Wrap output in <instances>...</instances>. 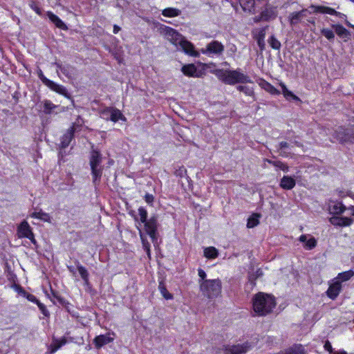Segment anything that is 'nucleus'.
I'll use <instances>...</instances> for the list:
<instances>
[{
  "mask_svg": "<svg viewBox=\"0 0 354 354\" xmlns=\"http://www.w3.org/2000/svg\"><path fill=\"white\" fill-rule=\"evenodd\" d=\"M254 21L258 23L261 21H263V18H261V13L260 14L259 16H257L254 19Z\"/></svg>",
  "mask_w": 354,
  "mask_h": 354,
  "instance_id": "obj_56",
  "label": "nucleus"
},
{
  "mask_svg": "<svg viewBox=\"0 0 354 354\" xmlns=\"http://www.w3.org/2000/svg\"><path fill=\"white\" fill-rule=\"evenodd\" d=\"M308 11L306 9H304L299 12H294L289 15L288 20L291 26H295L299 23L301 19L306 16V12Z\"/></svg>",
  "mask_w": 354,
  "mask_h": 354,
  "instance_id": "obj_17",
  "label": "nucleus"
},
{
  "mask_svg": "<svg viewBox=\"0 0 354 354\" xmlns=\"http://www.w3.org/2000/svg\"><path fill=\"white\" fill-rule=\"evenodd\" d=\"M321 32L328 40H333L335 38L334 32L328 28H323Z\"/></svg>",
  "mask_w": 354,
  "mask_h": 354,
  "instance_id": "obj_41",
  "label": "nucleus"
},
{
  "mask_svg": "<svg viewBox=\"0 0 354 354\" xmlns=\"http://www.w3.org/2000/svg\"><path fill=\"white\" fill-rule=\"evenodd\" d=\"M240 5L244 10H251L254 6V0H239Z\"/></svg>",
  "mask_w": 354,
  "mask_h": 354,
  "instance_id": "obj_37",
  "label": "nucleus"
},
{
  "mask_svg": "<svg viewBox=\"0 0 354 354\" xmlns=\"http://www.w3.org/2000/svg\"><path fill=\"white\" fill-rule=\"evenodd\" d=\"M263 21H268L274 19L277 16V10L274 7L267 6L261 12Z\"/></svg>",
  "mask_w": 354,
  "mask_h": 354,
  "instance_id": "obj_15",
  "label": "nucleus"
},
{
  "mask_svg": "<svg viewBox=\"0 0 354 354\" xmlns=\"http://www.w3.org/2000/svg\"><path fill=\"white\" fill-rule=\"evenodd\" d=\"M30 216L31 218H38L44 222H47L49 223L52 222V218L50 214L41 210L32 212L30 214Z\"/></svg>",
  "mask_w": 354,
  "mask_h": 354,
  "instance_id": "obj_23",
  "label": "nucleus"
},
{
  "mask_svg": "<svg viewBox=\"0 0 354 354\" xmlns=\"http://www.w3.org/2000/svg\"><path fill=\"white\" fill-rule=\"evenodd\" d=\"M281 86V88H282V93L284 95V97L287 99V100H290V99H292L294 100H299V98L296 96L292 92H291L290 91H289L286 86H285V84H280Z\"/></svg>",
  "mask_w": 354,
  "mask_h": 354,
  "instance_id": "obj_32",
  "label": "nucleus"
},
{
  "mask_svg": "<svg viewBox=\"0 0 354 354\" xmlns=\"http://www.w3.org/2000/svg\"><path fill=\"white\" fill-rule=\"evenodd\" d=\"M114 333H107L104 335L96 336L93 339V344L96 348H100L103 346L112 342L114 340Z\"/></svg>",
  "mask_w": 354,
  "mask_h": 354,
  "instance_id": "obj_12",
  "label": "nucleus"
},
{
  "mask_svg": "<svg viewBox=\"0 0 354 354\" xmlns=\"http://www.w3.org/2000/svg\"><path fill=\"white\" fill-rule=\"evenodd\" d=\"M259 224L258 216L257 215L250 217L248 220L247 226L249 228L254 227Z\"/></svg>",
  "mask_w": 354,
  "mask_h": 354,
  "instance_id": "obj_44",
  "label": "nucleus"
},
{
  "mask_svg": "<svg viewBox=\"0 0 354 354\" xmlns=\"http://www.w3.org/2000/svg\"><path fill=\"white\" fill-rule=\"evenodd\" d=\"M185 169L184 167H182L179 170V175L182 176L185 172Z\"/></svg>",
  "mask_w": 354,
  "mask_h": 354,
  "instance_id": "obj_60",
  "label": "nucleus"
},
{
  "mask_svg": "<svg viewBox=\"0 0 354 354\" xmlns=\"http://www.w3.org/2000/svg\"><path fill=\"white\" fill-rule=\"evenodd\" d=\"M216 77L223 83L229 85L236 84L252 83L251 78L241 72V69L236 70H218Z\"/></svg>",
  "mask_w": 354,
  "mask_h": 354,
  "instance_id": "obj_2",
  "label": "nucleus"
},
{
  "mask_svg": "<svg viewBox=\"0 0 354 354\" xmlns=\"http://www.w3.org/2000/svg\"><path fill=\"white\" fill-rule=\"evenodd\" d=\"M203 294L209 299L217 297L221 292V283L219 279H207L200 284Z\"/></svg>",
  "mask_w": 354,
  "mask_h": 354,
  "instance_id": "obj_4",
  "label": "nucleus"
},
{
  "mask_svg": "<svg viewBox=\"0 0 354 354\" xmlns=\"http://www.w3.org/2000/svg\"><path fill=\"white\" fill-rule=\"evenodd\" d=\"M236 89L248 96H253L254 93L253 88L249 86L239 85L236 86Z\"/></svg>",
  "mask_w": 354,
  "mask_h": 354,
  "instance_id": "obj_36",
  "label": "nucleus"
},
{
  "mask_svg": "<svg viewBox=\"0 0 354 354\" xmlns=\"http://www.w3.org/2000/svg\"><path fill=\"white\" fill-rule=\"evenodd\" d=\"M38 77L43 82V84L50 88L52 91L63 95H67V90L64 86L58 84L46 77L41 70H39L38 72Z\"/></svg>",
  "mask_w": 354,
  "mask_h": 354,
  "instance_id": "obj_7",
  "label": "nucleus"
},
{
  "mask_svg": "<svg viewBox=\"0 0 354 354\" xmlns=\"http://www.w3.org/2000/svg\"><path fill=\"white\" fill-rule=\"evenodd\" d=\"M261 275H263L262 270L261 269H258L257 270V278L261 277Z\"/></svg>",
  "mask_w": 354,
  "mask_h": 354,
  "instance_id": "obj_58",
  "label": "nucleus"
},
{
  "mask_svg": "<svg viewBox=\"0 0 354 354\" xmlns=\"http://www.w3.org/2000/svg\"><path fill=\"white\" fill-rule=\"evenodd\" d=\"M266 161L269 164L272 165L275 167L280 169L281 170H282L284 172H288L289 171V167L281 161H274V160H268V159L266 160Z\"/></svg>",
  "mask_w": 354,
  "mask_h": 354,
  "instance_id": "obj_35",
  "label": "nucleus"
},
{
  "mask_svg": "<svg viewBox=\"0 0 354 354\" xmlns=\"http://www.w3.org/2000/svg\"><path fill=\"white\" fill-rule=\"evenodd\" d=\"M306 250H312L316 245H305Z\"/></svg>",
  "mask_w": 354,
  "mask_h": 354,
  "instance_id": "obj_59",
  "label": "nucleus"
},
{
  "mask_svg": "<svg viewBox=\"0 0 354 354\" xmlns=\"http://www.w3.org/2000/svg\"><path fill=\"white\" fill-rule=\"evenodd\" d=\"M138 214L140 221L144 223L147 220V212L145 208L140 207L138 209Z\"/></svg>",
  "mask_w": 354,
  "mask_h": 354,
  "instance_id": "obj_46",
  "label": "nucleus"
},
{
  "mask_svg": "<svg viewBox=\"0 0 354 354\" xmlns=\"http://www.w3.org/2000/svg\"><path fill=\"white\" fill-rule=\"evenodd\" d=\"M149 245H143V247H144L145 251H146V252L147 253L148 256L149 257L150 252H149Z\"/></svg>",
  "mask_w": 354,
  "mask_h": 354,
  "instance_id": "obj_57",
  "label": "nucleus"
},
{
  "mask_svg": "<svg viewBox=\"0 0 354 354\" xmlns=\"http://www.w3.org/2000/svg\"><path fill=\"white\" fill-rule=\"evenodd\" d=\"M354 275V272L351 270L341 272L338 274L336 279H337L340 283L342 281H346L349 280Z\"/></svg>",
  "mask_w": 354,
  "mask_h": 354,
  "instance_id": "obj_31",
  "label": "nucleus"
},
{
  "mask_svg": "<svg viewBox=\"0 0 354 354\" xmlns=\"http://www.w3.org/2000/svg\"><path fill=\"white\" fill-rule=\"evenodd\" d=\"M180 11L174 8H167L162 11V15L167 17H174L180 15Z\"/></svg>",
  "mask_w": 354,
  "mask_h": 354,
  "instance_id": "obj_29",
  "label": "nucleus"
},
{
  "mask_svg": "<svg viewBox=\"0 0 354 354\" xmlns=\"http://www.w3.org/2000/svg\"><path fill=\"white\" fill-rule=\"evenodd\" d=\"M325 350L328 351L329 353H332L333 348L329 341H326L324 346Z\"/></svg>",
  "mask_w": 354,
  "mask_h": 354,
  "instance_id": "obj_52",
  "label": "nucleus"
},
{
  "mask_svg": "<svg viewBox=\"0 0 354 354\" xmlns=\"http://www.w3.org/2000/svg\"><path fill=\"white\" fill-rule=\"evenodd\" d=\"M276 305L274 298L268 294L259 292L252 298L254 311L260 316L270 313Z\"/></svg>",
  "mask_w": 354,
  "mask_h": 354,
  "instance_id": "obj_3",
  "label": "nucleus"
},
{
  "mask_svg": "<svg viewBox=\"0 0 354 354\" xmlns=\"http://www.w3.org/2000/svg\"><path fill=\"white\" fill-rule=\"evenodd\" d=\"M198 277H200V279H201L200 281H205V278L206 277L205 272L203 270L199 268L198 270Z\"/></svg>",
  "mask_w": 354,
  "mask_h": 354,
  "instance_id": "obj_51",
  "label": "nucleus"
},
{
  "mask_svg": "<svg viewBox=\"0 0 354 354\" xmlns=\"http://www.w3.org/2000/svg\"><path fill=\"white\" fill-rule=\"evenodd\" d=\"M330 222L333 225L346 227L351 225L353 220L348 217L333 216L330 218Z\"/></svg>",
  "mask_w": 354,
  "mask_h": 354,
  "instance_id": "obj_14",
  "label": "nucleus"
},
{
  "mask_svg": "<svg viewBox=\"0 0 354 354\" xmlns=\"http://www.w3.org/2000/svg\"><path fill=\"white\" fill-rule=\"evenodd\" d=\"M77 270L79 274H80L82 279L84 281L85 283H88V273L87 270L82 266H77Z\"/></svg>",
  "mask_w": 354,
  "mask_h": 354,
  "instance_id": "obj_38",
  "label": "nucleus"
},
{
  "mask_svg": "<svg viewBox=\"0 0 354 354\" xmlns=\"http://www.w3.org/2000/svg\"><path fill=\"white\" fill-rule=\"evenodd\" d=\"M305 349L301 344H295L288 348L285 351L281 352V354H304Z\"/></svg>",
  "mask_w": 354,
  "mask_h": 354,
  "instance_id": "obj_28",
  "label": "nucleus"
},
{
  "mask_svg": "<svg viewBox=\"0 0 354 354\" xmlns=\"http://www.w3.org/2000/svg\"><path fill=\"white\" fill-rule=\"evenodd\" d=\"M345 209V206L341 202L331 201L328 205V210L332 214H342Z\"/></svg>",
  "mask_w": 354,
  "mask_h": 354,
  "instance_id": "obj_21",
  "label": "nucleus"
},
{
  "mask_svg": "<svg viewBox=\"0 0 354 354\" xmlns=\"http://www.w3.org/2000/svg\"><path fill=\"white\" fill-rule=\"evenodd\" d=\"M158 289L162 295V296L167 300L172 299L173 295L169 292L167 290L165 285L163 282H160L158 286Z\"/></svg>",
  "mask_w": 354,
  "mask_h": 354,
  "instance_id": "obj_33",
  "label": "nucleus"
},
{
  "mask_svg": "<svg viewBox=\"0 0 354 354\" xmlns=\"http://www.w3.org/2000/svg\"><path fill=\"white\" fill-rule=\"evenodd\" d=\"M259 85L261 88L266 91L272 95L279 94V91L274 87L271 84L266 81L265 80L261 79L259 82Z\"/></svg>",
  "mask_w": 354,
  "mask_h": 354,
  "instance_id": "obj_25",
  "label": "nucleus"
},
{
  "mask_svg": "<svg viewBox=\"0 0 354 354\" xmlns=\"http://www.w3.org/2000/svg\"><path fill=\"white\" fill-rule=\"evenodd\" d=\"M299 241L302 243L306 242V243H316V240L314 237L306 234L300 236Z\"/></svg>",
  "mask_w": 354,
  "mask_h": 354,
  "instance_id": "obj_42",
  "label": "nucleus"
},
{
  "mask_svg": "<svg viewBox=\"0 0 354 354\" xmlns=\"http://www.w3.org/2000/svg\"><path fill=\"white\" fill-rule=\"evenodd\" d=\"M74 136V129H68L67 132L62 136L61 140V147L64 149L67 147Z\"/></svg>",
  "mask_w": 354,
  "mask_h": 354,
  "instance_id": "obj_27",
  "label": "nucleus"
},
{
  "mask_svg": "<svg viewBox=\"0 0 354 354\" xmlns=\"http://www.w3.org/2000/svg\"><path fill=\"white\" fill-rule=\"evenodd\" d=\"M144 224L147 234L151 238V241H154V239L156 236V219L154 218H151L149 221L147 220L146 222L144 223Z\"/></svg>",
  "mask_w": 354,
  "mask_h": 354,
  "instance_id": "obj_13",
  "label": "nucleus"
},
{
  "mask_svg": "<svg viewBox=\"0 0 354 354\" xmlns=\"http://www.w3.org/2000/svg\"><path fill=\"white\" fill-rule=\"evenodd\" d=\"M346 24L348 26H350V27H352V28H354V26L348 21H346Z\"/></svg>",
  "mask_w": 354,
  "mask_h": 354,
  "instance_id": "obj_61",
  "label": "nucleus"
},
{
  "mask_svg": "<svg viewBox=\"0 0 354 354\" xmlns=\"http://www.w3.org/2000/svg\"><path fill=\"white\" fill-rule=\"evenodd\" d=\"M153 197L151 194H146L145 196V201L147 203H150L153 201Z\"/></svg>",
  "mask_w": 354,
  "mask_h": 354,
  "instance_id": "obj_53",
  "label": "nucleus"
},
{
  "mask_svg": "<svg viewBox=\"0 0 354 354\" xmlns=\"http://www.w3.org/2000/svg\"><path fill=\"white\" fill-rule=\"evenodd\" d=\"M101 162L102 155L99 151L93 150L90 158V165L93 183H95L102 176V168L100 165Z\"/></svg>",
  "mask_w": 354,
  "mask_h": 354,
  "instance_id": "obj_5",
  "label": "nucleus"
},
{
  "mask_svg": "<svg viewBox=\"0 0 354 354\" xmlns=\"http://www.w3.org/2000/svg\"><path fill=\"white\" fill-rule=\"evenodd\" d=\"M56 65L63 74H64L66 76H69L70 67L68 66H62L59 64H56Z\"/></svg>",
  "mask_w": 354,
  "mask_h": 354,
  "instance_id": "obj_49",
  "label": "nucleus"
},
{
  "mask_svg": "<svg viewBox=\"0 0 354 354\" xmlns=\"http://www.w3.org/2000/svg\"><path fill=\"white\" fill-rule=\"evenodd\" d=\"M30 8L39 15H41V10L40 8L34 2L30 3Z\"/></svg>",
  "mask_w": 354,
  "mask_h": 354,
  "instance_id": "obj_50",
  "label": "nucleus"
},
{
  "mask_svg": "<svg viewBox=\"0 0 354 354\" xmlns=\"http://www.w3.org/2000/svg\"><path fill=\"white\" fill-rule=\"evenodd\" d=\"M348 210L349 211V214H350V215H351V216H354V206H353V205H351V206L348 208Z\"/></svg>",
  "mask_w": 354,
  "mask_h": 354,
  "instance_id": "obj_55",
  "label": "nucleus"
},
{
  "mask_svg": "<svg viewBox=\"0 0 354 354\" xmlns=\"http://www.w3.org/2000/svg\"><path fill=\"white\" fill-rule=\"evenodd\" d=\"M351 1L354 2V0H351Z\"/></svg>",
  "mask_w": 354,
  "mask_h": 354,
  "instance_id": "obj_64",
  "label": "nucleus"
},
{
  "mask_svg": "<svg viewBox=\"0 0 354 354\" xmlns=\"http://www.w3.org/2000/svg\"><path fill=\"white\" fill-rule=\"evenodd\" d=\"M48 19L59 28L62 30L67 29V26L66 24L62 21L61 19H59L57 15H55L52 12H47L46 13Z\"/></svg>",
  "mask_w": 354,
  "mask_h": 354,
  "instance_id": "obj_22",
  "label": "nucleus"
},
{
  "mask_svg": "<svg viewBox=\"0 0 354 354\" xmlns=\"http://www.w3.org/2000/svg\"><path fill=\"white\" fill-rule=\"evenodd\" d=\"M112 107L104 109L100 113V117L106 120H111Z\"/></svg>",
  "mask_w": 354,
  "mask_h": 354,
  "instance_id": "obj_43",
  "label": "nucleus"
},
{
  "mask_svg": "<svg viewBox=\"0 0 354 354\" xmlns=\"http://www.w3.org/2000/svg\"><path fill=\"white\" fill-rule=\"evenodd\" d=\"M184 75L189 77H197V69L194 64L184 65L181 69Z\"/></svg>",
  "mask_w": 354,
  "mask_h": 354,
  "instance_id": "obj_26",
  "label": "nucleus"
},
{
  "mask_svg": "<svg viewBox=\"0 0 354 354\" xmlns=\"http://www.w3.org/2000/svg\"><path fill=\"white\" fill-rule=\"evenodd\" d=\"M204 255L207 258L214 259L218 256V251L214 247H207L204 250Z\"/></svg>",
  "mask_w": 354,
  "mask_h": 354,
  "instance_id": "obj_34",
  "label": "nucleus"
},
{
  "mask_svg": "<svg viewBox=\"0 0 354 354\" xmlns=\"http://www.w3.org/2000/svg\"><path fill=\"white\" fill-rule=\"evenodd\" d=\"M34 297V299H32V301L37 304L39 310H41V312L42 313V314L44 316L48 317L50 314H49V312L47 310L46 306L44 304H43L42 303H41L39 300H37L35 297Z\"/></svg>",
  "mask_w": 354,
  "mask_h": 354,
  "instance_id": "obj_40",
  "label": "nucleus"
},
{
  "mask_svg": "<svg viewBox=\"0 0 354 354\" xmlns=\"http://www.w3.org/2000/svg\"><path fill=\"white\" fill-rule=\"evenodd\" d=\"M342 288L341 283L339 281H335L330 285L326 293L329 298L335 299L340 292Z\"/></svg>",
  "mask_w": 354,
  "mask_h": 354,
  "instance_id": "obj_19",
  "label": "nucleus"
},
{
  "mask_svg": "<svg viewBox=\"0 0 354 354\" xmlns=\"http://www.w3.org/2000/svg\"><path fill=\"white\" fill-rule=\"evenodd\" d=\"M289 147V144L287 142H281L279 143L280 155L283 157H287L288 154L283 150Z\"/></svg>",
  "mask_w": 354,
  "mask_h": 354,
  "instance_id": "obj_47",
  "label": "nucleus"
},
{
  "mask_svg": "<svg viewBox=\"0 0 354 354\" xmlns=\"http://www.w3.org/2000/svg\"><path fill=\"white\" fill-rule=\"evenodd\" d=\"M268 43L273 49L279 50L281 48L280 41L273 35L269 38Z\"/></svg>",
  "mask_w": 354,
  "mask_h": 354,
  "instance_id": "obj_39",
  "label": "nucleus"
},
{
  "mask_svg": "<svg viewBox=\"0 0 354 354\" xmlns=\"http://www.w3.org/2000/svg\"><path fill=\"white\" fill-rule=\"evenodd\" d=\"M224 50V46L218 41H212L208 44L205 49H202L201 52L205 55H220Z\"/></svg>",
  "mask_w": 354,
  "mask_h": 354,
  "instance_id": "obj_11",
  "label": "nucleus"
},
{
  "mask_svg": "<svg viewBox=\"0 0 354 354\" xmlns=\"http://www.w3.org/2000/svg\"><path fill=\"white\" fill-rule=\"evenodd\" d=\"M167 39L186 54L197 57L199 53L194 50V45L186 40L182 35L171 28H167L165 33Z\"/></svg>",
  "mask_w": 354,
  "mask_h": 354,
  "instance_id": "obj_1",
  "label": "nucleus"
},
{
  "mask_svg": "<svg viewBox=\"0 0 354 354\" xmlns=\"http://www.w3.org/2000/svg\"><path fill=\"white\" fill-rule=\"evenodd\" d=\"M111 113V120L114 122H118L119 120H125V118L124 117V115H122L121 111L117 109L112 107Z\"/></svg>",
  "mask_w": 354,
  "mask_h": 354,
  "instance_id": "obj_30",
  "label": "nucleus"
},
{
  "mask_svg": "<svg viewBox=\"0 0 354 354\" xmlns=\"http://www.w3.org/2000/svg\"><path fill=\"white\" fill-rule=\"evenodd\" d=\"M308 21H309V22H310V23L314 24V21H310V20H309Z\"/></svg>",
  "mask_w": 354,
  "mask_h": 354,
  "instance_id": "obj_63",
  "label": "nucleus"
},
{
  "mask_svg": "<svg viewBox=\"0 0 354 354\" xmlns=\"http://www.w3.org/2000/svg\"><path fill=\"white\" fill-rule=\"evenodd\" d=\"M120 29L121 28L120 26H118V25H114L113 32L114 34H117L120 30Z\"/></svg>",
  "mask_w": 354,
  "mask_h": 354,
  "instance_id": "obj_54",
  "label": "nucleus"
},
{
  "mask_svg": "<svg viewBox=\"0 0 354 354\" xmlns=\"http://www.w3.org/2000/svg\"><path fill=\"white\" fill-rule=\"evenodd\" d=\"M251 349V344L248 342L228 345L225 347V354H245Z\"/></svg>",
  "mask_w": 354,
  "mask_h": 354,
  "instance_id": "obj_9",
  "label": "nucleus"
},
{
  "mask_svg": "<svg viewBox=\"0 0 354 354\" xmlns=\"http://www.w3.org/2000/svg\"><path fill=\"white\" fill-rule=\"evenodd\" d=\"M296 185L295 179L290 176H283L280 180L279 186L286 190L292 189Z\"/></svg>",
  "mask_w": 354,
  "mask_h": 354,
  "instance_id": "obj_18",
  "label": "nucleus"
},
{
  "mask_svg": "<svg viewBox=\"0 0 354 354\" xmlns=\"http://www.w3.org/2000/svg\"><path fill=\"white\" fill-rule=\"evenodd\" d=\"M309 13L328 14L343 19L346 18V16L344 14L337 12L335 9L327 6L312 5L309 7Z\"/></svg>",
  "mask_w": 354,
  "mask_h": 354,
  "instance_id": "obj_8",
  "label": "nucleus"
},
{
  "mask_svg": "<svg viewBox=\"0 0 354 354\" xmlns=\"http://www.w3.org/2000/svg\"><path fill=\"white\" fill-rule=\"evenodd\" d=\"M67 342V340L66 337H62L61 339H55L54 338L53 339V342L50 344V354H53L55 353L57 351H58L62 346L65 345Z\"/></svg>",
  "mask_w": 354,
  "mask_h": 354,
  "instance_id": "obj_24",
  "label": "nucleus"
},
{
  "mask_svg": "<svg viewBox=\"0 0 354 354\" xmlns=\"http://www.w3.org/2000/svg\"><path fill=\"white\" fill-rule=\"evenodd\" d=\"M17 235L20 238H28L32 243H36L31 227L26 221H23L17 227Z\"/></svg>",
  "mask_w": 354,
  "mask_h": 354,
  "instance_id": "obj_10",
  "label": "nucleus"
},
{
  "mask_svg": "<svg viewBox=\"0 0 354 354\" xmlns=\"http://www.w3.org/2000/svg\"><path fill=\"white\" fill-rule=\"evenodd\" d=\"M332 28L334 29L335 33L344 41H347L350 39V32L343 26L340 24H333L332 25Z\"/></svg>",
  "mask_w": 354,
  "mask_h": 354,
  "instance_id": "obj_20",
  "label": "nucleus"
},
{
  "mask_svg": "<svg viewBox=\"0 0 354 354\" xmlns=\"http://www.w3.org/2000/svg\"><path fill=\"white\" fill-rule=\"evenodd\" d=\"M338 354H347L345 351L339 352Z\"/></svg>",
  "mask_w": 354,
  "mask_h": 354,
  "instance_id": "obj_62",
  "label": "nucleus"
},
{
  "mask_svg": "<svg viewBox=\"0 0 354 354\" xmlns=\"http://www.w3.org/2000/svg\"><path fill=\"white\" fill-rule=\"evenodd\" d=\"M332 142L338 141L341 143L354 142V129H344L339 127L335 130Z\"/></svg>",
  "mask_w": 354,
  "mask_h": 354,
  "instance_id": "obj_6",
  "label": "nucleus"
},
{
  "mask_svg": "<svg viewBox=\"0 0 354 354\" xmlns=\"http://www.w3.org/2000/svg\"><path fill=\"white\" fill-rule=\"evenodd\" d=\"M84 121L80 118L78 117L76 120V121L73 124L71 127L69 129H74V133L77 131H79L81 128V127L83 125Z\"/></svg>",
  "mask_w": 354,
  "mask_h": 354,
  "instance_id": "obj_45",
  "label": "nucleus"
},
{
  "mask_svg": "<svg viewBox=\"0 0 354 354\" xmlns=\"http://www.w3.org/2000/svg\"><path fill=\"white\" fill-rule=\"evenodd\" d=\"M266 28H262L254 32V38L261 50L265 48V37Z\"/></svg>",
  "mask_w": 354,
  "mask_h": 354,
  "instance_id": "obj_16",
  "label": "nucleus"
},
{
  "mask_svg": "<svg viewBox=\"0 0 354 354\" xmlns=\"http://www.w3.org/2000/svg\"><path fill=\"white\" fill-rule=\"evenodd\" d=\"M44 106L45 112L47 113H49L54 108H55V106L49 100H46L44 102Z\"/></svg>",
  "mask_w": 354,
  "mask_h": 354,
  "instance_id": "obj_48",
  "label": "nucleus"
}]
</instances>
